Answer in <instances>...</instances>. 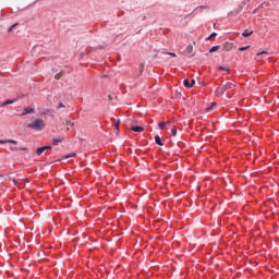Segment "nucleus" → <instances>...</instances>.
<instances>
[{
	"label": "nucleus",
	"instance_id": "obj_1",
	"mask_svg": "<svg viewBox=\"0 0 279 279\" xmlns=\"http://www.w3.org/2000/svg\"><path fill=\"white\" fill-rule=\"evenodd\" d=\"M27 128H29L31 130H35L36 132H40L45 128V120L37 119V120L28 123Z\"/></svg>",
	"mask_w": 279,
	"mask_h": 279
},
{
	"label": "nucleus",
	"instance_id": "obj_2",
	"mask_svg": "<svg viewBox=\"0 0 279 279\" xmlns=\"http://www.w3.org/2000/svg\"><path fill=\"white\" fill-rule=\"evenodd\" d=\"M5 143H11L12 145H19L16 140H0V145H5Z\"/></svg>",
	"mask_w": 279,
	"mask_h": 279
},
{
	"label": "nucleus",
	"instance_id": "obj_3",
	"mask_svg": "<svg viewBox=\"0 0 279 279\" xmlns=\"http://www.w3.org/2000/svg\"><path fill=\"white\" fill-rule=\"evenodd\" d=\"M234 47V45H232V43H226L222 46L223 51H232V48Z\"/></svg>",
	"mask_w": 279,
	"mask_h": 279
},
{
	"label": "nucleus",
	"instance_id": "obj_4",
	"mask_svg": "<svg viewBox=\"0 0 279 279\" xmlns=\"http://www.w3.org/2000/svg\"><path fill=\"white\" fill-rule=\"evenodd\" d=\"M226 90H234V88H236V85L232 84V83H227L223 87H222Z\"/></svg>",
	"mask_w": 279,
	"mask_h": 279
},
{
	"label": "nucleus",
	"instance_id": "obj_5",
	"mask_svg": "<svg viewBox=\"0 0 279 279\" xmlns=\"http://www.w3.org/2000/svg\"><path fill=\"white\" fill-rule=\"evenodd\" d=\"M223 93H226V89L223 87L217 88L215 92L216 97H222Z\"/></svg>",
	"mask_w": 279,
	"mask_h": 279
},
{
	"label": "nucleus",
	"instance_id": "obj_6",
	"mask_svg": "<svg viewBox=\"0 0 279 279\" xmlns=\"http://www.w3.org/2000/svg\"><path fill=\"white\" fill-rule=\"evenodd\" d=\"M14 101H16V99H8V100H5L4 102H2L1 105H0V108H3V107H5V106H10L11 104H14Z\"/></svg>",
	"mask_w": 279,
	"mask_h": 279
},
{
	"label": "nucleus",
	"instance_id": "obj_7",
	"mask_svg": "<svg viewBox=\"0 0 279 279\" xmlns=\"http://www.w3.org/2000/svg\"><path fill=\"white\" fill-rule=\"evenodd\" d=\"M64 141V137H53L51 140L52 145H58V143H62Z\"/></svg>",
	"mask_w": 279,
	"mask_h": 279
},
{
	"label": "nucleus",
	"instance_id": "obj_8",
	"mask_svg": "<svg viewBox=\"0 0 279 279\" xmlns=\"http://www.w3.org/2000/svg\"><path fill=\"white\" fill-rule=\"evenodd\" d=\"M131 130L133 132H138V133L145 132V128H143V126H132Z\"/></svg>",
	"mask_w": 279,
	"mask_h": 279
},
{
	"label": "nucleus",
	"instance_id": "obj_9",
	"mask_svg": "<svg viewBox=\"0 0 279 279\" xmlns=\"http://www.w3.org/2000/svg\"><path fill=\"white\" fill-rule=\"evenodd\" d=\"M33 112H34V108L28 107L24 109V112L22 113V116L32 114Z\"/></svg>",
	"mask_w": 279,
	"mask_h": 279
},
{
	"label": "nucleus",
	"instance_id": "obj_10",
	"mask_svg": "<svg viewBox=\"0 0 279 279\" xmlns=\"http://www.w3.org/2000/svg\"><path fill=\"white\" fill-rule=\"evenodd\" d=\"M155 143H156L157 145H159L160 147H162V145H165V144L162 143V138H160L159 135H157V136L155 137Z\"/></svg>",
	"mask_w": 279,
	"mask_h": 279
},
{
	"label": "nucleus",
	"instance_id": "obj_11",
	"mask_svg": "<svg viewBox=\"0 0 279 279\" xmlns=\"http://www.w3.org/2000/svg\"><path fill=\"white\" fill-rule=\"evenodd\" d=\"M254 34V32H250L248 29H246V31H244L243 33H242V36L244 37V38H247L248 36H252Z\"/></svg>",
	"mask_w": 279,
	"mask_h": 279
},
{
	"label": "nucleus",
	"instance_id": "obj_12",
	"mask_svg": "<svg viewBox=\"0 0 279 279\" xmlns=\"http://www.w3.org/2000/svg\"><path fill=\"white\" fill-rule=\"evenodd\" d=\"M219 49H221V46H213V47L209 49V53H215V51H219Z\"/></svg>",
	"mask_w": 279,
	"mask_h": 279
},
{
	"label": "nucleus",
	"instance_id": "obj_13",
	"mask_svg": "<svg viewBox=\"0 0 279 279\" xmlns=\"http://www.w3.org/2000/svg\"><path fill=\"white\" fill-rule=\"evenodd\" d=\"M183 86H185V88H193V85H191V82H189V80L183 81Z\"/></svg>",
	"mask_w": 279,
	"mask_h": 279
},
{
	"label": "nucleus",
	"instance_id": "obj_14",
	"mask_svg": "<svg viewBox=\"0 0 279 279\" xmlns=\"http://www.w3.org/2000/svg\"><path fill=\"white\" fill-rule=\"evenodd\" d=\"M218 70H219V71H226V72H228V71H230V68H229L228 65H220V66H218Z\"/></svg>",
	"mask_w": 279,
	"mask_h": 279
},
{
	"label": "nucleus",
	"instance_id": "obj_15",
	"mask_svg": "<svg viewBox=\"0 0 279 279\" xmlns=\"http://www.w3.org/2000/svg\"><path fill=\"white\" fill-rule=\"evenodd\" d=\"M64 125H70V128H74L75 126V122H71L69 120L64 121Z\"/></svg>",
	"mask_w": 279,
	"mask_h": 279
},
{
	"label": "nucleus",
	"instance_id": "obj_16",
	"mask_svg": "<svg viewBox=\"0 0 279 279\" xmlns=\"http://www.w3.org/2000/svg\"><path fill=\"white\" fill-rule=\"evenodd\" d=\"M44 151H45V148L39 147V148H37L36 154H37V156H41Z\"/></svg>",
	"mask_w": 279,
	"mask_h": 279
},
{
	"label": "nucleus",
	"instance_id": "obj_17",
	"mask_svg": "<svg viewBox=\"0 0 279 279\" xmlns=\"http://www.w3.org/2000/svg\"><path fill=\"white\" fill-rule=\"evenodd\" d=\"M186 53H193V45H189L185 49Z\"/></svg>",
	"mask_w": 279,
	"mask_h": 279
},
{
	"label": "nucleus",
	"instance_id": "obj_18",
	"mask_svg": "<svg viewBox=\"0 0 279 279\" xmlns=\"http://www.w3.org/2000/svg\"><path fill=\"white\" fill-rule=\"evenodd\" d=\"M158 128H159V130H165V128H167V123L160 122V123L158 124Z\"/></svg>",
	"mask_w": 279,
	"mask_h": 279
},
{
	"label": "nucleus",
	"instance_id": "obj_19",
	"mask_svg": "<svg viewBox=\"0 0 279 279\" xmlns=\"http://www.w3.org/2000/svg\"><path fill=\"white\" fill-rule=\"evenodd\" d=\"M215 106H217V102H211L210 107H208L206 110L207 112H210V110H213V108H215Z\"/></svg>",
	"mask_w": 279,
	"mask_h": 279
},
{
	"label": "nucleus",
	"instance_id": "obj_20",
	"mask_svg": "<svg viewBox=\"0 0 279 279\" xmlns=\"http://www.w3.org/2000/svg\"><path fill=\"white\" fill-rule=\"evenodd\" d=\"M171 134H172V136H178V130L175 128H173L171 130Z\"/></svg>",
	"mask_w": 279,
	"mask_h": 279
},
{
	"label": "nucleus",
	"instance_id": "obj_21",
	"mask_svg": "<svg viewBox=\"0 0 279 279\" xmlns=\"http://www.w3.org/2000/svg\"><path fill=\"white\" fill-rule=\"evenodd\" d=\"M62 75H63L62 72L58 73L57 75H54V80H60V77H62Z\"/></svg>",
	"mask_w": 279,
	"mask_h": 279
},
{
	"label": "nucleus",
	"instance_id": "obj_22",
	"mask_svg": "<svg viewBox=\"0 0 279 279\" xmlns=\"http://www.w3.org/2000/svg\"><path fill=\"white\" fill-rule=\"evenodd\" d=\"M16 25H19V23H15V24H13L11 27H9L8 32H9V33L12 32V29H14V27H16Z\"/></svg>",
	"mask_w": 279,
	"mask_h": 279
},
{
	"label": "nucleus",
	"instance_id": "obj_23",
	"mask_svg": "<svg viewBox=\"0 0 279 279\" xmlns=\"http://www.w3.org/2000/svg\"><path fill=\"white\" fill-rule=\"evenodd\" d=\"M247 49H250V46L241 47V48H239V51H245V50H247Z\"/></svg>",
	"mask_w": 279,
	"mask_h": 279
},
{
	"label": "nucleus",
	"instance_id": "obj_24",
	"mask_svg": "<svg viewBox=\"0 0 279 279\" xmlns=\"http://www.w3.org/2000/svg\"><path fill=\"white\" fill-rule=\"evenodd\" d=\"M258 56H267V51L258 52V53H257V58H258Z\"/></svg>",
	"mask_w": 279,
	"mask_h": 279
},
{
	"label": "nucleus",
	"instance_id": "obj_25",
	"mask_svg": "<svg viewBox=\"0 0 279 279\" xmlns=\"http://www.w3.org/2000/svg\"><path fill=\"white\" fill-rule=\"evenodd\" d=\"M57 108H58V110H60V108H66V106H64V104L60 102Z\"/></svg>",
	"mask_w": 279,
	"mask_h": 279
},
{
	"label": "nucleus",
	"instance_id": "obj_26",
	"mask_svg": "<svg viewBox=\"0 0 279 279\" xmlns=\"http://www.w3.org/2000/svg\"><path fill=\"white\" fill-rule=\"evenodd\" d=\"M215 36H217V33H213V34L207 38V40H210V38H215Z\"/></svg>",
	"mask_w": 279,
	"mask_h": 279
},
{
	"label": "nucleus",
	"instance_id": "obj_27",
	"mask_svg": "<svg viewBox=\"0 0 279 279\" xmlns=\"http://www.w3.org/2000/svg\"><path fill=\"white\" fill-rule=\"evenodd\" d=\"M44 151H47V149H51V146H43Z\"/></svg>",
	"mask_w": 279,
	"mask_h": 279
},
{
	"label": "nucleus",
	"instance_id": "obj_28",
	"mask_svg": "<svg viewBox=\"0 0 279 279\" xmlns=\"http://www.w3.org/2000/svg\"><path fill=\"white\" fill-rule=\"evenodd\" d=\"M168 56H172V58H175V57H177V54L173 53V52H169Z\"/></svg>",
	"mask_w": 279,
	"mask_h": 279
},
{
	"label": "nucleus",
	"instance_id": "obj_29",
	"mask_svg": "<svg viewBox=\"0 0 279 279\" xmlns=\"http://www.w3.org/2000/svg\"><path fill=\"white\" fill-rule=\"evenodd\" d=\"M11 151H16V147H14V146H11Z\"/></svg>",
	"mask_w": 279,
	"mask_h": 279
},
{
	"label": "nucleus",
	"instance_id": "obj_30",
	"mask_svg": "<svg viewBox=\"0 0 279 279\" xmlns=\"http://www.w3.org/2000/svg\"><path fill=\"white\" fill-rule=\"evenodd\" d=\"M116 130H117V132H119V122H117V124H116Z\"/></svg>",
	"mask_w": 279,
	"mask_h": 279
},
{
	"label": "nucleus",
	"instance_id": "obj_31",
	"mask_svg": "<svg viewBox=\"0 0 279 279\" xmlns=\"http://www.w3.org/2000/svg\"><path fill=\"white\" fill-rule=\"evenodd\" d=\"M194 84H195V80H192L191 83H190V85L193 86Z\"/></svg>",
	"mask_w": 279,
	"mask_h": 279
},
{
	"label": "nucleus",
	"instance_id": "obj_32",
	"mask_svg": "<svg viewBox=\"0 0 279 279\" xmlns=\"http://www.w3.org/2000/svg\"><path fill=\"white\" fill-rule=\"evenodd\" d=\"M165 123H166V126H167V125H171V122H170V121L165 122Z\"/></svg>",
	"mask_w": 279,
	"mask_h": 279
},
{
	"label": "nucleus",
	"instance_id": "obj_33",
	"mask_svg": "<svg viewBox=\"0 0 279 279\" xmlns=\"http://www.w3.org/2000/svg\"><path fill=\"white\" fill-rule=\"evenodd\" d=\"M72 156H75V154H72L70 156H66L65 158H72Z\"/></svg>",
	"mask_w": 279,
	"mask_h": 279
}]
</instances>
